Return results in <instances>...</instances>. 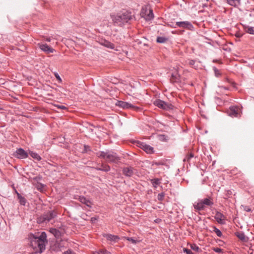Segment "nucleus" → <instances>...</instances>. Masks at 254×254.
<instances>
[{"label": "nucleus", "mask_w": 254, "mask_h": 254, "mask_svg": "<svg viewBox=\"0 0 254 254\" xmlns=\"http://www.w3.org/2000/svg\"><path fill=\"white\" fill-rule=\"evenodd\" d=\"M15 192L16 193H17V197L18 198V199L19 200L21 198H22L23 196L19 193L17 192V190H15Z\"/></svg>", "instance_id": "obj_44"}, {"label": "nucleus", "mask_w": 254, "mask_h": 254, "mask_svg": "<svg viewBox=\"0 0 254 254\" xmlns=\"http://www.w3.org/2000/svg\"><path fill=\"white\" fill-rule=\"evenodd\" d=\"M137 145L148 154H151L154 152L153 147H151L149 145L146 144L145 143L137 141Z\"/></svg>", "instance_id": "obj_6"}, {"label": "nucleus", "mask_w": 254, "mask_h": 254, "mask_svg": "<svg viewBox=\"0 0 254 254\" xmlns=\"http://www.w3.org/2000/svg\"><path fill=\"white\" fill-rule=\"evenodd\" d=\"M111 16L114 24L118 26H123L134 18L131 12L127 10L123 11L116 15H111Z\"/></svg>", "instance_id": "obj_2"}, {"label": "nucleus", "mask_w": 254, "mask_h": 254, "mask_svg": "<svg viewBox=\"0 0 254 254\" xmlns=\"http://www.w3.org/2000/svg\"><path fill=\"white\" fill-rule=\"evenodd\" d=\"M154 164H155L156 165H157V166H158V165H160V164H160V163H159V162H155Z\"/></svg>", "instance_id": "obj_47"}, {"label": "nucleus", "mask_w": 254, "mask_h": 254, "mask_svg": "<svg viewBox=\"0 0 254 254\" xmlns=\"http://www.w3.org/2000/svg\"><path fill=\"white\" fill-rule=\"evenodd\" d=\"M237 237L241 240L246 241V236L243 232L238 233Z\"/></svg>", "instance_id": "obj_27"}, {"label": "nucleus", "mask_w": 254, "mask_h": 254, "mask_svg": "<svg viewBox=\"0 0 254 254\" xmlns=\"http://www.w3.org/2000/svg\"><path fill=\"white\" fill-rule=\"evenodd\" d=\"M193 207L194 209L197 211L202 210L204 209V206L203 205L201 200L198 202H195L193 204Z\"/></svg>", "instance_id": "obj_17"}, {"label": "nucleus", "mask_w": 254, "mask_h": 254, "mask_svg": "<svg viewBox=\"0 0 254 254\" xmlns=\"http://www.w3.org/2000/svg\"><path fill=\"white\" fill-rule=\"evenodd\" d=\"M176 25L180 28L186 29L189 30H193L194 27L190 22L188 21H178L176 23Z\"/></svg>", "instance_id": "obj_7"}, {"label": "nucleus", "mask_w": 254, "mask_h": 254, "mask_svg": "<svg viewBox=\"0 0 254 254\" xmlns=\"http://www.w3.org/2000/svg\"><path fill=\"white\" fill-rule=\"evenodd\" d=\"M55 75L56 78L57 79V80H58L60 82L62 81V79L58 73H55Z\"/></svg>", "instance_id": "obj_40"}, {"label": "nucleus", "mask_w": 254, "mask_h": 254, "mask_svg": "<svg viewBox=\"0 0 254 254\" xmlns=\"http://www.w3.org/2000/svg\"><path fill=\"white\" fill-rule=\"evenodd\" d=\"M134 169L131 166L123 167L122 168L123 174L127 177H131L134 175Z\"/></svg>", "instance_id": "obj_10"}, {"label": "nucleus", "mask_w": 254, "mask_h": 254, "mask_svg": "<svg viewBox=\"0 0 254 254\" xmlns=\"http://www.w3.org/2000/svg\"><path fill=\"white\" fill-rule=\"evenodd\" d=\"M195 61L194 60H190L189 61V64L190 65H193L194 64H195Z\"/></svg>", "instance_id": "obj_45"}, {"label": "nucleus", "mask_w": 254, "mask_h": 254, "mask_svg": "<svg viewBox=\"0 0 254 254\" xmlns=\"http://www.w3.org/2000/svg\"><path fill=\"white\" fill-rule=\"evenodd\" d=\"M98 42L101 45H102L107 48L112 49V50L115 49V46L114 44L113 43L110 42V41L106 40L105 39L101 38V39H99Z\"/></svg>", "instance_id": "obj_9"}, {"label": "nucleus", "mask_w": 254, "mask_h": 254, "mask_svg": "<svg viewBox=\"0 0 254 254\" xmlns=\"http://www.w3.org/2000/svg\"><path fill=\"white\" fill-rule=\"evenodd\" d=\"M213 70L216 77H219L221 75V73L220 70L218 69L215 66L213 67Z\"/></svg>", "instance_id": "obj_28"}, {"label": "nucleus", "mask_w": 254, "mask_h": 254, "mask_svg": "<svg viewBox=\"0 0 254 254\" xmlns=\"http://www.w3.org/2000/svg\"><path fill=\"white\" fill-rule=\"evenodd\" d=\"M183 252L186 254H194V253H192L190 250H189L187 248H184Z\"/></svg>", "instance_id": "obj_36"}, {"label": "nucleus", "mask_w": 254, "mask_h": 254, "mask_svg": "<svg viewBox=\"0 0 254 254\" xmlns=\"http://www.w3.org/2000/svg\"><path fill=\"white\" fill-rule=\"evenodd\" d=\"M75 199H77L80 202L83 204L86 205L88 207L91 208L92 207V202L91 201L87 199L84 196H77V198H75Z\"/></svg>", "instance_id": "obj_12"}, {"label": "nucleus", "mask_w": 254, "mask_h": 254, "mask_svg": "<svg viewBox=\"0 0 254 254\" xmlns=\"http://www.w3.org/2000/svg\"><path fill=\"white\" fill-rule=\"evenodd\" d=\"M38 46L42 51L47 53H53L54 51V50L53 48L49 47L46 44H38Z\"/></svg>", "instance_id": "obj_14"}, {"label": "nucleus", "mask_w": 254, "mask_h": 254, "mask_svg": "<svg viewBox=\"0 0 254 254\" xmlns=\"http://www.w3.org/2000/svg\"><path fill=\"white\" fill-rule=\"evenodd\" d=\"M190 248L191 250L199 252L200 251V248L195 244H192L190 245Z\"/></svg>", "instance_id": "obj_30"}, {"label": "nucleus", "mask_w": 254, "mask_h": 254, "mask_svg": "<svg viewBox=\"0 0 254 254\" xmlns=\"http://www.w3.org/2000/svg\"><path fill=\"white\" fill-rule=\"evenodd\" d=\"M154 104L157 107L164 110L166 102L160 99H157L154 102Z\"/></svg>", "instance_id": "obj_16"}, {"label": "nucleus", "mask_w": 254, "mask_h": 254, "mask_svg": "<svg viewBox=\"0 0 254 254\" xmlns=\"http://www.w3.org/2000/svg\"><path fill=\"white\" fill-rule=\"evenodd\" d=\"M47 237L44 231L30 234V245L36 253H42L45 250L46 244L48 242Z\"/></svg>", "instance_id": "obj_1"}, {"label": "nucleus", "mask_w": 254, "mask_h": 254, "mask_svg": "<svg viewBox=\"0 0 254 254\" xmlns=\"http://www.w3.org/2000/svg\"><path fill=\"white\" fill-rule=\"evenodd\" d=\"M154 17V14L152 10H150L149 13L146 15L145 19L147 20H150Z\"/></svg>", "instance_id": "obj_26"}, {"label": "nucleus", "mask_w": 254, "mask_h": 254, "mask_svg": "<svg viewBox=\"0 0 254 254\" xmlns=\"http://www.w3.org/2000/svg\"><path fill=\"white\" fill-rule=\"evenodd\" d=\"M19 200V203H20V204L23 205H25V203L26 202V200L24 197H22V198H21Z\"/></svg>", "instance_id": "obj_35"}, {"label": "nucleus", "mask_w": 254, "mask_h": 254, "mask_svg": "<svg viewBox=\"0 0 254 254\" xmlns=\"http://www.w3.org/2000/svg\"><path fill=\"white\" fill-rule=\"evenodd\" d=\"M29 154L33 159L36 160L37 161H39L42 159L41 156L36 152L30 151Z\"/></svg>", "instance_id": "obj_22"}, {"label": "nucleus", "mask_w": 254, "mask_h": 254, "mask_svg": "<svg viewBox=\"0 0 254 254\" xmlns=\"http://www.w3.org/2000/svg\"><path fill=\"white\" fill-rule=\"evenodd\" d=\"M50 232L56 238H59L61 236L60 231L56 228L50 229Z\"/></svg>", "instance_id": "obj_21"}, {"label": "nucleus", "mask_w": 254, "mask_h": 254, "mask_svg": "<svg viewBox=\"0 0 254 254\" xmlns=\"http://www.w3.org/2000/svg\"><path fill=\"white\" fill-rule=\"evenodd\" d=\"M214 218L219 224H224L225 222V216L219 211L216 212Z\"/></svg>", "instance_id": "obj_11"}, {"label": "nucleus", "mask_w": 254, "mask_h": 254, "mask_svg": "<svg viewBox=\"0 0 254 254\" xmlns=\"http://www.w3.org/2000/svg\"><path fill=\"white\" fill-rule=\"evenodd\" d=\"M194 157L193 154L192 153L187 155L184 159V161H189L191 158Z\"/></svg>", "instance_id": "obj_29"}, {"label": "nucleus", "mask_w": 254, "mask_h": 254, "mask_svg": "<svg viewBox=\"0 0 254 254\" xmlns=\"http://www.w3.org/2000/svg\"><path fill=\"white\" fill-rule=\"evenodd\" d=\"M244 210L247 212H251L252 209L249 207L246 206Z\"/></svg>", "instance_id": "obj_43"}, {"label": "nucleus", "mask_w": 254, "mask_h": 254, "mask_svg": "<svg viewBox=\"0 0 254 254\" xmlns=\"http://www.w3.org/2000/svg\"><path fill=\"white\" fill-rule=\"evenodd\" d=\"M179 76L177 74L174 75L173 74H172L171 80L172 82H178L179 80Z\"/></svg>", "instance_id": "obj_31"}, {"label": "nucleus", "mask_w": 254, "mask_h": 254, "mask_svg": "<svg viewBox=\"0 0 254 254\" xmlns=\"http://www.w3.org/2000/svg\"><path fill=\"white\" fill-rule=\"evenodd\" d=\"M238 108L236 106H231L228 111V114L232 117H237L238 115Z\"/></svg>", "instance_id": "obj_13"}, {"label": "nucleus", "mask_w": 254, "mask_h": 254, "mask_svg": "<svg viewBox=\"0 0 254 254\" xmlns=\"http://www.w3.org/2000/svg\"><path fill=\"white\" fill-rule=\"evenodd\" d=\"M14 156L18 159H25L28 157V154L23 148H19L14 153Z\"/></svg>", "instance_id": "obj_8"}, {"label": "nucleus", "mask_w": 254, "mask_h": 254, "mask_svg": "<svg viewBox=\"0 0 254 254\" xmlns=\"http://www.w3.org/2000/svg\"><path fill=\"white\" fill-rule=\"evenodd\" d=\"M103 251H104L103 254H111V253L110 252L107 251L106 250H103Z\"/></svg>", "instance_id": "obj_46"}, {"label": "nucleus", "mask_w": 254, "mask_h": 254, "mask_svg": "<svg viewBox=\"0 0 254 254\" xmlns=\"http://www.w3.org/2000/svg\"><path fill=\"white\" fill-rule=\"evenodd\" d=\"M150 181L153 187L154 188H157V187L161 184V179L159 178H154L151 179Z\"/></svg>", "instance_id": "obj_19"}, {"label": "nucleus", "mask_w": 254, "mask_h": 254, "mask_svg": "<svg viewBox=\"0 0 254 254\" xmlns=\"http://www.w3.org/2000/svg\"><path fill=\"white\" fill-rule=\"evenodd\" d=\"M57 215V213L55 211H48L44 213L37 218V222L39 224L47 223L51 220L55 218Z\"/></svg>", "instance_id": "obj_4"}, {"label": "nucleus", "mask_w": 254, "mask_h": 254, "mask_svg": "<svg viewBox=\"0 0 254 254\" xmlns=\"http://www.w3.org/2000/svg\"><path fill=\"white\" fill-rule=\"evenodd\" d=\"M97 218L95 217H93L91 218V222L92 223H95L96 222V221H97Z\"/></svg>", "instance_id": "obj_41"}, {"label": "nucleus", "mask_w": 254, "mask_h": 254, "mask_svg": "<svg viewBox=\"0 0 254 254\" xmlns=\"http://www.w3.org/2000/svg\"><path fill=\"white\" fill-rule=\"evenodd\" d=\"M96 170L98 171H102L103 172H108L111 170V168L108 165L102 164L101 167L96 168Z\"/></svg>", "instance_id": "obj_20"}, {"label": "nucleus", "mask_w": 254, "mask_h": 254, "mask_svg": "<svg viewBox=\"0 0 254 254\" xmlns=\"http://www.w3.org/2000/svg\"><path fill=\"white\" fill-rule=\"evenodd\" d=\"M64 254H76L74 252L72 251L71 250L68 249L64 253Z\"/></svg>", "instance_id": "obj_37"}, {"label": "nucleus", "mask_w": 254, "mask_h": 254, "mask_svg": "<svg viewBox=\"0 0 254 254\" xmlns=\"http://www.w3.org/2000/svg\"><path fill=\"white\" fill-rule=\"evenodd\" d=\"M55 106L57 107L59 109H66V107L64 106L60 105H55Z\"/></svg>", "instance_id": "obj_39"}, {"label": "nucleus", "mask_w": 254, "mask_h": 254, "mask_svg": "<svg viewBox=\"0 0 254 254\" xmlns=\"http://www.w3.org/2000/svg\"><path fill=\"white\" fill-rule=\"evenodd\" d=\"M201 201H202V202L204 206H212L214 204L213 201L211 200V199L210 197L205 198L203 199H201Z\"/></svg>", "instance_id": "obj_18"}, {"label": "nucleus", "mask_w": 254, "mask_h": 254, "mask_svg": "<svg viewBox=\"0 0 254 254\" xmlns=\"http://www.w3.org/2000/svg\"><path fill=\"white\" fill-rule=\"evenodd\" d=\"M245 30L246 32L250 34L254 35V27H251L249 26H245Z\"/></svg>", "instance_id": "obj_23"}, {"label": "nucleus", "mask_w": 254, "mask_h": 254, "mask_svg": "<svg viewBox=\"0 0 254 254\" xmlns=\"http://www.w3.org/2000/svg\"><path fill=\"white\" fill-rule=\"evenodd\" d=\"M174 106L172 104L166 102V105L165 106V109L166 110H173Z\"/></svg>", "instance_id": "obj_34"}, {"label": "nucleus", "mask_w": 254, "mask_h": 254, "mask_svg": "<svg viewBox=\"0 0 254 254\" xmlns=\"http://www.w3.org/2000/svg\"><path fill=\"white\" fill-rule=\"evenodd\" d=\"M125 239L133 244H136L138 242L137 240L131 237H125Z\"/></svg>", "instance_id": "obj_33"}, {"label": "nucleus", "mask_w": 254, "mask_h": 254, "mask_svg": "<svg viewBox=\"0 0 254 254\" xmlns=\"http://www.w3.org/2000/svg\"><path fill=\"white\" fill-rule=\"evenodd\" d=\"M104 251L103 250H100L98 252H96L94 254H103Z\"/></svg>", "instance_id": "obj_42"}, {"label": "nucleus", "mask_w": 254, "mask_h": 254, "mask_svg": "<svg viewBox=\"0 0 254 254\" xmlns=\"http://www.w3.org/2000/svg\"><path fill=\"white\" fill-rule=\"evenodd\" d=\"M104 237H105L108 241L113 242L114 243L118 242L120 240L119 236L110 234H106L104 235Z\"/></svg>", "instance_id": "obj_15"}, {"label": "nucleus", "mask_w": 254, "mask_h": 254, "mask_svg": "<svg viewBox=\"0 0 254 254\" xmlns=\"http://www.w3.org/2000/svg\"><path fill=\"white\" fill-rule=\"evenodd\" d=\"M115 105L117 106H118L123 109H133L134 110H138L139 109V108L136 106H134L132 104L129 103L127 102H124L123 101H117Z\"/></svg>", "instance_id": "obj_5"}, {"label": "nucleus", "mask_w": 254, "mask_h": 254, "mask_svg": "<svg viewBox=\"0 0 254 254\" xmlns=\"http://www.w3.org/2000/svg\"><path fill=\"white\" fill-rule=\"evenodd\" d=\"M165 196V193L164 192H162L159 193L157 196V199L159 201H162L164 199Z\"/></svg>", "instance_id": "obj_32"}, {"label": "nucleus", "mask_w": 254, "mask_h": 254, "mask_svg": "<svg viewBox=\"0 0 254 254\" xmlns=\"http://www.w3.org/2000/svg\"><path fill=\"white\" fill-rule=\"evenodd\" d=\"M213 231L216 233L217 236L219 237H221L222 236V233L221 231L218 229L217 228H216L215 226H213Z\"/></svg>", "instance_id": "obj_25"}, {"label": "nucleus", "mask_w": 254, "mask_h": 254, "mask_svg": "<svg viewBox=\"0 0 254 254\" xmlns=\"http://www.w3.org/2000/svg\"><path fill=\"white\" fill-rule=\"evenodd\" d=\"M97 156L110 163L118 164L121 161V157L113 150H106L97 152Z\"/></svg>", "instance_id": "obj_3"}, {"label": "nucleus", "mask_w": 254, "mask_h": 254, "mask_svg": "<svg viewBox=\"0 0 254 254\" xmlns=\"http://www.w3.org/2000/svg\"><path fill=\"white\" fill-rule=\"evenodd\" d=\"M168 40V38L165 37L158 36L157 38L156 42L158 43H164Z\"/></svg>", "instance_id": "obj_24"}, {"label": "nucleus", "mask_w": 254, "mask_h": 254, "mask_svg": "<svg viewBox=\"0 0 254 254\" xmlns=\"http://www.w3.org/2000/svg\"><path fill=\"white\" fill-rule=\"evenodd\" d=\"M213 250L216 253H220L222 252V250L220 248H214Z\"/></svg>", "instance_id": "obj_38"}]
</instances>
